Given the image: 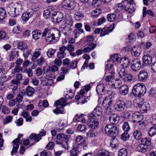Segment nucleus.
<instances>
[{
	"label": "nucleus",
	"mask_w": 156,
	"mask_h": 156,
	"mask_svg": "<svg viewBox=\"0 0 156 156\" xmlns=\"http://www.w3.org/2000/svg\"><path fill=\"white\" fill-rule=\"evenodd\" d=\"M65 26L67 27H69L73 25V21L70 17H66L65 19Z\"/></svg>",
	"instance_id": "obj_33"
},
{
	"label": "nucleus",
	"mask_w": 156,
	"mask_h": 156,
	"mask_svg": "<svg viewBox=\"0 0 156 156\" xmlns=\"http://www.w3.org/2000/svg\"><path fill=\"white\" fill-rule=\"evenodd\" d=\"M115 13L109 14L107 16V19L109 21H113L115 20L116 16H119L117 14H115Z\"/></svg>",
	"instance_id": "obj_36"
},
{
	"label": "nucleus",
	"mask_w": 156,
	"mask_h": 156,
	"mask_svg": "<svg viewBox=\"0 0 156 156\" xmlns=\"http://www.w3.org/2000/svg\"><path fill=\"white\" fill-rule=\"evenodd\" d=\"M54 113L56 114H64L65 113V110L63 108H59L57 109L53 110Z\"/></svg>",
	"instance_id": "obj_53"
},
{
	"label": "nucleus",
	"mask_w": 156,
	"mask_h": 156,
	"mask_svg": "<svg viewBox=\"0 0 156 156\" xmlns=\"http://www.w3.org/2000/svg\"><path fill=\"white\" fill-rule=\"evenodd\" d=\"M132 120L134 122H138L139 125H141L144 126V125L143 121H142L143 117L141 114L138 112L134 113L132 115Z\"/></svg>",
	"instance_id": "obj_3"
},
{
	"label": "nucleus",
	"mask_w": 156,
	"mask_h": 156,
	"mask_svg": "<svg viewBox=\"0 0 156 156\" xmlns=\"http://www.w3.org/2000/svg\"><path fill=\"white\" fill-rule=\"evenodd\" d=\"M148 73L146 71L143 70L140 72L138 77L139 80L140 81L144 82L147 79Z\"/></svg>",
	"instance_id": "obj_15"
},
{
	"label": "nucleus",
	"mask_w": 156,
	"mask_h": 156,
	"mask_svg": "<svg viewBox=\"0 0 156 156\" xmlns=\"http://www.w3.org/2000/svg\"><path fill=\"white\" fill-rule=\"evenodd\" d=\"M66 49V47L62 46L59 48V51L57 52V56L59 59H62L64 58L66 55V53L65 51Z\"/></svg>",
	"instance_id": "obj_12"
},
{
	"label": "nucleus",
	"mask_w": 156,
	"mask_h": 156,
	"mask_svg": "<svg viewBox=\"0 0 156 156\" xmlns=\"http://www.w3.org/2000/svg\"><path fill=\"white\" fill-rule=\"evenodd\" d=\"M150 108V105L147 103L144 102L140 105V109L142 112L146 113Z\"/></svg>",
	"instance_id": "obj_18"
},
{
	"label": "nucleus",
	"mask_w": 156,
	"mask_h": 156,
	"mask_svg": "<svg viewBox=\"0 0 156 156\" xmlns=\"http://www.w3.org/2000/svg\"><path fill=\"white\" fill-rule=\"evenodd\" d=\"M124 10L129 13L133 12L134 11L133 2L131 0L124 2Z\"/></svg>",
	"instance_id": "obj_6"
},
{
	"label": "nucleus",
	"mask_w": 156,
	"mask_h": 156,
	"mask_svg": "<svg viewBox=\"0 0 156 156\" xmlns=\"http://www.w3.org/2000/svg\"><path fill=\"white\" fill-rule=\"evenodd\" d=\"M96 47V44L92 43L90 47H88L86 48H84L83 51V52L87 53L93 50Z\"/></svg>",
	"instance_id": "obj_40"
},
{
	"label": "nucleus",
	"mask_w": 156,
	"mask_h": 156,
	"mask_svg": "<svg viewBox=\"0 0 156 156\" xmlns=\"http://www.w3.org/2000/svg\"><path fill=\"white\" fill-rule=\"evenodd\" d=\"M115 74L114 71H112L109 75L106 76L105 80V81L108 82H110L111 84L114 80Z\"/></svg>",
	"instance_id": "obj_22"
},
{
	"label": "nucleus",
	"mask_w": 156,
	"mask_h": 156,
	"mask_svg": "<svg viewBox=\"0 0 156 156\" xmlns=\"http://www.w3.org/2000/svg\"><path fill=\"white\" fill-rule=\"evenodd\" d=\"M19 141V139L17 138L12 141V143H14V144L12 150L11 152V154L12 155H13L14 153H16L19 147L18 143Z\"/></svg>",
	"instance_id": "obj_20"
},
{
	"label": "nucleus",
	"mask_w": 156,
	"mask_h": 156,
	"mask_svg": "<svg viewBox=\"0 0 156 156\" xmlns=\"http://www.w3.org/2000/svg\"><path fill=\"white\" fill-rule=\"evenodd\" d=\"M102 109L101 107L100 106L97 107L94 109L93 113L90 115L89 117H97L100 116L102 114Z\"/></svg>",
	"instance_id": "obj_13"
},
{
	"label": "nucleus",
	"mask_w": 156,
	"mask_h": 156,
	"mask_svg": "<svg viewBox=\"0 0 156 156\" xmlns=\"http://www.w3.org/2000/svg\"><path fill=\"white\" fill-rule=\"evenodd\" d=\"M147 147L144 145L142 144H140L137 147V149L139 151L141 152H144L146 151Z\"/></svg>",
	"instance_id": "obj_44"
},
{
	"label": "nucleus",
	"mask_w": 156,
	"mask_h": 156,
	"mask_svg": "<svg viewBox=\"0 0 156 156\" xmlns=\"http://www.w3.org/2000/svg\"><path fill=\"white\" fill-rule=\"evenodd\" d=\"M111 58L113 61L114 62L118 61L120 60L121 56L120 55L118 54H115L112 56Z\"/></svg>",
	"instance_id": "obj_59"
},
{
	"label": "nucleus",
	"mask_w": 156,
	"mask_h": 156,
	"mask_svg": "<svg viewBox=\"0 0 156 156\" xmlns=\"http://www.w3.org/2000/svg\"><path fill=\"white\" fill-rule=\"evenodd\" d=\"M76 141L79 145L82 146L85 144L86 141L83 137L81 136H77L76 138Z\"/></svg>",
	"instance_id": "obj_23"
},
{
	"label": "nucleus",
	"mask_w": 156,
	"mask_h": 156,
	"mask_svg": "<svg viewBox=\"0 0 156 156\" xmlns=\"http://www.w3.org/2000/svg\"><path fill=\"white\" fill-rule=\"evenodd\" d=\"M83 16L82 13L79 12H76L74 14V18L77 21L80 20L83 17Z\"/></svg>",
	"instance_id": "obj_52"
},
{
	"label": "nucleus",
	"mask_w": 156,
	"mask_h": 156,
	"mask_svg": "<svg viewBox=\"0 0 156 156\" xmlns=\"http://www.w3.org/2000/svg\"><path fill=\"white\" fill-rule=\"evenodd\" d=\"M149 95L152 97H156V90L153 88L151 89L149 91Z\"/></svg>",
	"instance_id": "obj_63"
},
{
	"label": "nucleus",
	"mask_w": 156,
	"mask_h": 156,
	"mask_svg": "<svg viewBox=\"0 0 156 156\" xmlns=\"http://www.w3.org/2000/svg\"><path fill=\"white\" fill-rule=\"evenodd\" d=\"M113 30L112 29L109 27H105L104 28L101 29L100 32V36L101 37L104 36L106 34H108L111 32Z\"/></svg>",
	"instance_id": "obj_27"
},
{
	"label": "nucleus",
	"mask_w": 156,
	"mask_h": 156,
	"mask_svg": "<svg viewBox=\"0 0 156 156\" xmlns=\"http://www.w3.org/2000/svg\"><path fill=\"white\" fill-rule=\"evenodd\" d=\"M149 135L151 136H154L156 134V126H154L151 127L148 131Z\"/></svg>",
	"instance_id": "obj_47"
},
{
	"label": "nucleus",
	"mask_w": 156,
	"mask_h": 156,
	"mask_svg": "<svg viewBox=\"0 0 156 156\" xmlns=\"http://www.w3.org/2000/svg\"><path fill=\"white\" fill-rule=\"evenodd\" d=\"M142 136V134L140 131L137 130H134L133 133V136L134 138L139 140L141 138Z\"/></svg>",
	"instance_id": "obj_35"
},
{
	"label": "nucleus",
	"mask_w": 156,
	"mask_h": 156,
	"mask_svg": "<svg viewBox=\"0 0 156 156\" xmlns=\"http://www.w3.org/2000/svg\"><path fill=\"white\" fill-rule=\"evenodd\" d=\"M129 88L128 86L126 85L122 86L121 87L119 90V92L122 96L126 95L129 92Z\"/></svg>",
	"instance_id": "obj_21"
},
{
	"label": "nucleus",
	"mask_w": 156,
	"mask_h": 156,
	"mask_svg": "<svg viewBox=\"0 0 156 156\" xmlns=\"http://www.w3.org/2000/svg\"><path fill=\"white\" fill-rule=\"evenodd\" d=\"M142 60L144 65L150 64L152 62V57L149 55L146 54L143 56Z\"/></svg>",
	"instance_id": "obj_17"
},
{
	"label": "nucleus",
	"mask_w": 156,
	"mask_h": 156,
	"mask_svg": "<svg viewBox=\"0 0 156 156\" xmlns=\"http://www.w3.org/2000/svg\"><path fill=\"white\" fill-rule=\"evenodd\" d=\"M33 15V13L28 12H26L22 14V19L23 21H27L29 18L32 16Z\"/></svg>",
	"instance_id": "obj_26"
},
{
	"label": "nucleus",
	"mask_w": 156,
	"mask_h": 156,
	"mask_svg": "<svg viewBox=\"0 0 156 156\" xmlns=\"http://www.w3.org/2000/svg\"><path fill=\"white\" fill-rule=\"evenodd\" d=\"M113 82V83H112L111 84H110L111 87L112 88H119L121 86V81L119 79L114 80Z\"/></svg>",
	"instance_id": "obj_19"
},
{
	"label": "nucleus",
	"mask_w": 156,
	"mask_h": 156,
	"mask_svg": "<svg viewBox=\"0 0 156 156\" xmlns=\"http://www.w3.org/2000/svg\"><path fill=\"white\" fill-rule=\"evenodd\" d=\"M52 19L55 23L59 22L62 20L63 18V13L60 12H54L52 13Z\"/></svg>",
	"instance_id": "obj_7"
},
{
	"label": "nucleus",
	"mask_w": 156,
	"mask_h": 156,
	"mask_svg": "<svg viewBox=\"0 0 156 156\" xmlns=\"http://www.w3.org/2000/svg\"><path fill=\"white\" fill-rule=\"evenodd\" d=\"M104 90V87L102 84L98 85L96 87V91L98 94L99 93L103 92Z\"/></svg>",
	"instance_id": "obj_58"
},
{
	"label": "nucleus",
	"mask_w": 156,
	"mask_h": 156,
	"mask_svg": "<svg viewBox=\"0 0 156 156\" xmlns=\"http://www.w3.org/2000/svg\"><path fill=\"white\" fill-rule=\"evenodd\" d=\"M125 102L121 100L117 101L115 105V110L117 111H122L125 108Z\"/></svg>",
	"instance_id": "obj_10"
},
{
	"label": "nucleus",
	"mask_w": 156,
	"mask_h": 156,
	"mask_svg": "<svg viewBox=\"0 0 156 156\" xmlns=\"http://www.w3.org/2000/svg\"><path fill=\"white\" fill-rule=\"evenodd\" d=\"M127 74V71L124 68H121L119 72V76L122 79Z\"/></svg>",
	"instance_id": "obj_39"
},
{
	"label": "nucleus",
	"mask_w": 156,
	"mask_h": 156,
	"mask_svg": "<svg viewBox=\"0 0 156 156\" xmlns=\"http://www.w3.org/2000/svg\"><path fill=\"white\" fill-rule=\"evenodd\" d=\"M20 12L17 10L16 7L12 6L10 7L8 13L11 17H14L19 15Z\"/></svg>",
	"instance_id": "obj_16"
},
{
	"label": "nucleus",
	"mask_w": 156,
	"mask_h": 156,
	"mask_svg": "<svg viewBox=\"0 0 156 156\" xmlns=\"http://www.w3.org/2000/svg\"><path fill=\"white\" fill-rule=\"evenodd\" d=\"M141 143L147 147L151 144V140L149 138H144L141 140Z\"/></svg>",
	"instance_id": "obj_37"
},
{
	"label": "nucleus",
	"mask_w": 156,
	"mask_h": 156,
	"mask_svg": "<svg viewBox=\"0 0 156 156\" xmlns=\"http://www.w3.org/2000/svg\"><path fill=\"white\" fill-rule=\"evenodd\" d=\"M76 6V3L74 0H64L62 3V7L64 9L71 10Z\"/></svg>",
	"instance_id": "obj_5"
},
{
	"label": "nucleus",
	"mask_w": 156,
	"mask_h": 156,
	"mask_svg": "<svg viewBox=\"0 0 156 156\" xmlns=\"http://www.w3.org/2000/svg\"><path fill=\"white\" fill-rule=\"evenodd\" d=\"M62 61L61 59L57 58L55 59L53 61V63L56 66H60L62 64Z\"/></svg>",
	"instance_id": "obj_64"
},
{
	"label": "nucleus",
	"mask_w": 156,
	"mask_h": 156,
	"mask_svg": "<svg viewBox=\"0 0 156 156\" xmlns=\"http://www.w3.org/2000/svg\"><path fill=\"white\" fill-rule=\"evenodd\" d=\"M122 129L125 132H127L130 130V127L128 122H124L122 126Z\"/></svg>",
	"instance_id": "obj_54"
},
{
	"label": "nucleus",
	"mask_w": 156,
	"mask_h": 156,
	"mask_svg": "<svg viewBox=\"0 0 156 156\" xmlns=\"http://www.w3.org/2000/svg\"><path fill=\"white\" fill-rule=\"evenodd\" d=\"M51 32L52 34L55 37V39L57 41L60 37V32L59 31L56 29L53 28L51 29Z\"/></svg>",
	"instance_id": "obj_24"
},
{
	"label": "nucleus",
	"mask_w": 156,
	"mask_h": 156,
	"mask_svg": "<svg viewBox=\"0 0 156 156\" xmlns=\"http://www.w3.org/2000/svg\"><path fill=\"white\" fill-rule=\"evenodd\" d=\"M34 93V90L32 87L30 86L27 87L26 89V93L29 96H32Z\"/></svg>",
	"instance_id": "obj_34"
},
{
	"label": "nucleus",
	"mask_w": 156,
	"mask_h": 156,
	"mask_svg": "<svg viewBox=\"0 0 156 156\" xmlns=\"http://www.w3.org/2000/svg\"><path fill=\"white\" fill-rule=\"evenodd\" d=\"M51 12L48 9H46L44 11L43 16L45 19H47L50 18L51 17Z\"/></svg>",
	"instance_id": "obj_56"
},
{
	"label": "nucleus",
	"mask_w": 156,
	"mask_h": 156,
	"mask_svg": "<svg viewBox=\"0 0 156 156\" xmlns=\"http://www.w3.org/2000/svg\"><path fill=\"white\" fill-rule=\"evenodd\" d=\"M6 16V12L3 8H0V21L5 19Z\"/></svg>",
	"instance_id": "obj_45"
},
{
	"label": "nucleus",
	"mask_w": 156,
	"mask_h": 156,
	"mask_svg": "<svg viewBox=\"0 0 156 156\" xmlns=\"http://www.w3.org/2000/svg\"><path fill=\"white\" fill-rule=\"evenodd\" d=\"M19 55V53L18 51L15 50H13L10 52L9 55V60L12 61L15 58H17Z\"/></svg>",
	"instance_id": "obj_29"
},
{
	"label": "nucleus",
	"mask_w": 156,
	"mask_h": 156,
	"mask_svg": "<svg viewBox=\"0 0 156 156\" xmlns=\"http://www.w3.org/2000/svg\"><path fill=\"white\" fill-rule=\"evenodd\" d=\"M55 37L52 34V33L51 32L49 35L48 34L47 35V37L45 38V39L47 42L51 44L55 43L57 41Z\"/></svg>",
	"instance_id": "obj_28"
},
{
	"label": "nucleus",
	"mask_w": 156,
	"mask_h": 156,
	"mask_svg": "<svg viewBox=\"0 0 156 156\" xmlns=\"http://www.w3.org/2000/svg\"><path fill=\"white\" fill-rule=\"evenodd\" d=\"M79 152L78 150V147H73L70 151V156H78V155Z\"/></svg>",
	"instance_id": "obj_46"
},
{
	"label": "nucleus",
	"mask_w": 156,
	"mask_h": 156,
	"mask_svg": "<svg viewBox=\"0 0 156 156\" xmlns=\"http://www.w3.org/2000/svg\"><path fill=\"white\" fill-rule=\"evenodd\" d=\"M1 108L2 112L4 114H8L10 112V110L5 105H2Z\"/></svg>",
	"instance_id": "obj_49"
},
{
	"label": "nucleus",
	"mask_w": 156,
	"mask_h": 156,
	"mask_svg": "<svg viewBox=\"0 0 156 156\" xmlns=\"http://www.w3.org/2000/svg\"><path fill=\"white\" fill-rule=\"evenodd\" d=\"M121 65L123 67L127 68L129 66L130 62L126 57H123L120 59Z\"/></svg>",
	"instance_id": "obj_25"
},
{
	"label": "nucleus",
	"mask_w": 156,
	"mask_h": 156,
	"mask_svg": "<svg viewBox=\"0 0 156 156\" xmlns=\"http://www.w3.org/2000/svg\"><path fill=\"white\" fill-rule=\"evenodd\" d=\"M97 156H110L109 152L104 150H100L99 151Z\"/></svg>",
	"instance_id": "obj_38"
},
{
	"label": "nucleus",
	"mask_w": 156,
	"mask_h": 156,
	"mask_svg": "<svg viewBox=\"0 0 156 156\" xmlns=\"http://www.w3.org/2000/svg\"><path fill=\"white\" fill-rule=\"evenodd\" d=\"M33 38L36 40L38 39L40 37L41 35V31L39 30H34L32 32Z\"/></svg>",
	"instance_id": "obj_30"
},
{
	"label": "nucleus",
	"mask_w": 156,
	"mask_h": 156,
	"mask_svg": "<svg viewBox=\"0 0 156 156\" xmlns=\"http://www.w3.org/2000/svg\"><path fill=\"white\" fill-rule=\"evenodd\" d=\"M17 47L19 49L23 51L27 48V45L25 42L22 41L19 43Z\"/></svg>",
	"instance_id": "obj_32"
},
{
	"label": "nucleus",
	"mask_w": 156,
	"mask_h": 156,
	"mask_svg": "<svg viewBox=\"0 0 156 156\" xmlns=\"http://www.w3.org/2000/svg\"><path fill=\"white\" fill-rule=\"evenodd\" d=\"M106 69H114L113 67L114 64H112V62L111 60H108L107 61L106 64Z\"/></svg>",
	"instance_id": "obj_60"
},
{
	"label": "nucleus",
	"mask_w": 156,
	"mask_h": 156,
	"mask_svg": "<svg viewBox=\"0 0 156 156\" xmlns=\"http://www.w3.org/2000/svg\"><path fill=\"white\" fill-rule=\"evenodd\" d=\"M124 8V2L116 4L114 7V13L120 16L122 14V11Z\"/></svg>",
	"instance_id": "obj_11"
},
{
	"label": "nucleus",
	"mask_w": 156,
	"mask_h": 156,
	"mask_svg": "<svg viewBox=\"0 0 156 156\" xmlns=\"http://www.w3.org/2000/svg\"><path fill=\"white\" fill-rule=\"evenodd\" d=\"M29 137L31 139H33L36 142L38 141L41 139L39 134L36 135L34 133L31 134L30 136Z\"/></svg>",
	"instance_id": "obj_42"
},
{
	"label": "nucleus",
	"mask_w": 156,
	"mask_h": 156,
	"mask_svg": "<svg viewBox=\"0 0 156 156\" xmlns=\"http://www.w3.org/2000/svg\"><path fill=\"white\" fill-rule=\"evenodd\" d=\"M13 117L11 116H6L3 120V124H5L11 122L12 120Z\"/></svg>",
	"instance_id": "obj_50"
},
{
	"label": "nucleus",
	"mask_w": 156,
	"mask_h": 156,
	"mask_svg": "<svg viewBox=\"0 0 156 156\" xmlns=\"http://www.w3.org/2000/svg\"><path fill=\"white\" fill-rule=\"evenodd\" d=\"M105 130L107 135L112 137H114L118 134L116 126L112 124L107 125L105 127Z\"/></svg>",
	"instance_id": "obj_2"
},
{
	"label": "nucleus",
	"mask_w": 156,
	"mask_h": 156,
	"mask_svg": "<svg viewBox=\"0 0 156 156\" xmlns=\"http://www.w3.org/2000/svg\"><path fill=\"white\" fill-rule=\"evenodd\" d=\"M131 64V69L134 71H136L139 70L141 67L140 61L138 59H133L132 62Z\"/></svg>",
	"instance_id": "obj_8"
},
{
	"label": "nucleus",
	"mask_w": 156,
	"mask_h": 156,
	"mask_svg": "<svg viewBox=\"0 0 156 156\" xmlns=\"http://www.w3.org/2000/svg\"><path fill=\"white\" fill-rule=\"evenodd\" d=\"M109 119L111 124H114L119 122L120 117L116 114H112L110 115Z\"/></svg>",
	"instance_id": "obj_14"
},
{
	"label": "nucleus",
	"mask_w": 156,
	"mask_h": 156,
	"mask_svg": "<svg viewBox=\"0 0 156 156\" xmlns=\"http://www.w3.org/2000/svg\"><path fill=\"white\" fill-rule=\"evenodd\" d=\"M128 154V150L126 148H122L118 152L119 156H126Z\"/></svg>",
	"instance_id": "obj_41"
},
{
	"label": "nucleus",
	"mask_w": 156,
	"mask_h": 156,
	"mask_svg": "<svg viewBox=\"0 0 156 156\" xmlns=\"http://www.w3.org/2000/svg\"><path fill=\"white\" fill-rule=\"evenodd\" d=\"M129 138V135L128 133L124 132L121 135V138L124 141H126Z\"/></svg>",
	"instance_id": "obj_62"
},
{
	"label": "nucleus",
	"mask_w": 156,
	"mask_h": 156,
	"mask_svg": "<svg viewBox=\"0 0 156 156\" xmlns=\"http://www.w3.org/2000/svg\"><path fill=\"white\" fill-rule=\"evenodd\" d=\"M125 48L126 51H131L132 55L134 56H138L141 52V49L139 47H134L133 48H131L130 46H128Z\"/></svg>",
	"instance_id": "obj_4"
},
{
	"label": "nucleus",
	"mask_w": 156,
	"mask_h": 156,
	"mask_svg": "<svg viewBox=\"0 0 156 156\" xmlns=\"http://www.w3.org/2000/svg\"><path fill=\"white\" fill-rule=\"evenodd\" d=\"M78 63L77 60L75 59L73 61L70 62L69 66L73 69H74L76 67Z\"/></svg>",
	"instance_id": "obj_57"
},
{
	"label": "nucleus",
	"mask_w": 156,
	"mask_h": 156,
	"mask_svg": "<svg viewBox=\"0 0 156 156\" xmlns=\"http://www.w3.org/2000/svg\"><path fill=\"white\" fill-rule=\"evenodd\" d=\"M125 108H126L127 109H130L133 107L132 102L130 101H126L125 102Z\"/></svg>",
	"instance_id": "obj_61"
},
{
	"label": "nucleus",
	"mask_w": 156,
	"mask_h": 156,
	"mask_svg": "<svg viewBox=\"0 0 156 156\" xmlns=\"http://www.w3.org/2000/svg\"><path fill=\"white\" fill-rule=\"evenodd\" d=\"M110 144L112 147L115 148L118 146L119 142L117 139L113 138L111 140Z\"/></svg>",
	"instance_id": "obj_31"
},
{
	"label": "nucleus",
	"mask_w": 156,
	"mask_h": 156,
	"mask_svg": "<svg viewBox=\"0 0 156 156\" xmlns=\"http://www.w3.org/2000/svg\"><path fill=\"white\" fill-rule=\"evenodd\" d=\"M101 13V10L99 9H96L92 11L91 12V15L93 17H97Z\"/></svg>",
	"instance_id": "obj_51"
},
{
	"label": "nucleus",
	"mask_w": 156,
	"mask_h": 156,
	"mask_svg": "<svg viewBox=\"0 0 156 156\" xmlns=\"http://www.w3.org/2000/svg\"><path fill=\"white\" fill-rule=\"evenodd\" d=\"M87 125L88 126L92 129H95L97 128L99 125L98 121L94 117H89V120L87 122Z\"/></svg>",
	"instance_id": "obj_9"
},
{
	"label": "nucleus",
	"mask_w": 156,
	"mask_h": 156,
	"mask_svg": "<svg viewBox=\"0 0 156 156\" xmlns=\"http://www.w3.org/2000/svg\"><path fill=\"white\" fill-rule=\"evenodd\" d=\"M145 86L142 83H138L135 85L132 90L133 94L136 97H141L146 93Z\"/></svg>",
	"instance_id": "obj_1"
},
{
	"label": "nucleus",
	"mask_w": 156,
	"mask_h": 156,
	"mask_svg": "<svg viewBox=\"0 0 156 156\" xmlns=\"http://www.w3.org/2000/svg\"><path fill=\"white\" fill-rule=\"evenodd\" d=\"M55 51V49L50 48L47 53V55L49 58H51L54 55Z\"/></svg>",
	"instance_id": "obj_55"
},
{
	"label": "nucleus",
	"mask_w": 156,
	"mask_h": 156,
	"mask_svg": "<svg viewBox=\"0 0 156 156\" xmlns=\"http://www.w3.org/2000/svg\"><path fill=\"white\" fill-rule=\"evenodd\" d=\"M112 100L110 99L109 97L106 98L103 101L104 103H106L107 105H108L107 107L111 106L112 104Z\"/></svg>",
	"instance_id": "obj_48"
},
{
	"label": "nucleus",
	"mask_w": 156,
	"mask_h": 156,
	"mask_svg": "<svg viewBox=\"0 0 156 156\" xmlns=\"http://www.w3.org/2000/svg\"><path fill=\"white\" fill-rule=\"evenodd\" d=\"M133 76L130 74L127 73L123 78L122 80H123L125 82H130L132 81Z\"/></svg>",
	"instance_id": "obj_43"
}]
</instances>
